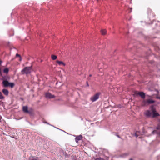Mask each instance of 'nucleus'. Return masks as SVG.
<instances>
[{
  "mask_svg": "<svg viewBox=\"0 0 160 160\" xmlns=\"http://www.w3.org/2000/svg\"><path fill=\"white\" fill-rule=\"evenodd\" d=\"M51 58L52 60H55L57 58V57L56 56L54 55H52L51 56Z\"/></svg>",
  "mask_w": 160,
  "mask_h": 160,
  "instance_id": "14",
  "label": "nucleus"
},
{
  "mask_svg": "<svg viewBox=\"0 0 160 160\" xmlns=\"http://www.w3.org/2000/svg\"><path fill=\"white\" fill-rule=\"evenodd\" d=\"M45 96L46 98H55V96L54 95H52L49 92L46 93L45 94Z\"/></svg>",
  "mask_w": 160,
  "mask_h": 160,
  "instance_id": "7",
  "label": "nucleus"
},
{
  "mask_svg": "<svg viewBox=\"0 0 160 160\" xmlns=\"http://www.w3.org/2000/svg\"><path fill=\"white\" fill-rule=\"evenodd\" d=\"M32 67H26L23 70H22V72L23 74L26 73L28 74L31 72Z\"/></svg>",
  "mask_w": 160,
  "mask_h": 160,
  "instance_id": "5",
  "label": "nucleus"
},
{
  "mask_svg": "<svg viewBox=\"0 0 160 160\" xmlns=\"http://www.w3.org/2000/svg\"><path fill=\"white\" fill-rule=\"evenodd\" d=\"M2 62V61L0 60V65H1V64Z\"/></svg>",
  "mask_w": 160,
  "mask_h": 160,
  "instance_id": "23",
  "label": "nucleus"
},
{
  "mask_svg": "<svg viewBox=\"0 0 160 160\" xmlns=\"http://www.w3.org/2000/svg\"><path fill=\"white\" fill-rule=\"evenodd\" d=\"M117 136H118V137L120 138V137H119V135H117Z\"/></svg>",
  "mask_w": 160,
  "mask_h": 160,
  "instance_id": "25",
  "label": "nucleus"
},
{
  "mask_svg": "<svg viewBox=\"0 0 160 160\" xmlns=\"http://www.w3.org/2000/svg\"><path fill=\"white\" fill-rule=\"evenodd\" d=\"M16 57H20V61L21 60V56L19 54H16Z\"/></svg>",
  "mask_w": 160,
  "mask_h": 160,
  "instance_id": "18",
  "label": "nucleus"
},
{
  "mask_svg": "<svg viewBox=\"0 0 160 160\" xmlns=\"http://www.w3.org/2000/svg\"><path fill=\"white\" fill-rule=\"evenodd\" d=\"M154 102L155 101L152 99H144L142 101L141 105L142 106H147L154 103Z\"/></svg>",
  "mask_w": 160,
  "mask_h": 160,
  "instance_id": "2",
  "label": "nucleus"
},
{
  "mask_svg": "<svg viewBox=\"0 0 160 160\" xmlns=\"http://www.w3.org/2000/svg\"><path fill=\"white\" fill-rule=\"evenodd\" d=\"M5 98V97L3 95L2 93L0 92V99H4Z\"/></svg>",
  "mask_w": 160,
  "mask_h": 160,
  "instance_id": "16",
  "label": "nucleus"
},
{
  "mask_svg": "<svg viewBox=\"0 0 160 160\" xmlns=\"http://www.w3.org/2000/svg\"><path fill=\"white\" fill-rule=\"evenodd\" d=\"M145 114L147 117H152V118L159 116L158 113L156 112L155 109L153 108L152 109V112L148 110L146 111Z\"/></svg>",
  "mask_w": 160,
  "mask_h": 160,
  "instance_id": "1",
  "label": "nucleus"
},
{
  "mask_svg": "<svg viewBox=\"0 0 160 160\" xmlns=\"http://www.w3.org/2000/svg\"><path fill=\"white\" fill-rule=\"evenodd\" d=\"M157 129L158 130H160V126H158L157 128Z\"/></svg>",
  "mask_w": 160,
  "mask_h": 160,
  "instance_id": "21",
  "label": "nucleus"
},
{
  "mask_svg": "<svg viewBox=\"0 0 160 160\" xmlns=\"http://www.w3.org/2000/svg\"><path fill=\"white\" fill-rule=\"evenodd\" d=\"M2 71V68L1 67H0V77L2 76V73L1 72Z\"/></svg>",
  "mask_w": 160,
  "mask_h": 160,
  "instance_id": "20",
  "label": "nucleus"
},
{
  "mask_svg": "<svg viewBox=\"0 0 160 160\" xmlns=\"http://www.w3.org/2000/svg\"><path fill=\"white\" fill-rule=\"evenodd\" d=\"M3 86L4 87H9L12 88L15 86V84L13 82H10L6 80H4L2 82Z\"/></svg>",
  "mask_w": 160,
  "mask_h": 160,
  "instance_id": "3",
  "label": "nucleus"
},
{
  "mask_svg": "<svg viewBox=\"0 0 160 160\" xmlns=\"http://www.w3.org/2000/svg\"><path fill=\"white\" fill-rule=\"evenodd\" d=\"M152 12V10L149 8L148 9V13H151Z\"/></svg>",
  "mask_w": 160,
  "mask_h": 160,
  "instance_id": "19",
  "label": "nucleus"
},
{
  "mask_svg": "<svg viewBox=\"0 0 160 160\" xmlns=\"http://www.w3.org/2000/svg\"><path fill=\"white\" fill-rule=\"evenodd\" d=\"M29 160H39L37 158L33 156H31L29 157Z\"/></svg>",
  "mask_w": 160,
  "mask_h": 160,
  "instance_id": "12",
  "label": "nucleus"
},
{
  "mask_svg": "<svg viewBox=\"0 0 160 160\" xmlns=\"http://www.w3.org/2000/svg\"><path fill=\"white\" fill-rule=\"evenodd\" d=\"M2 92L5 95L7 96L8 95L9 91L7 89L4 88L2 89Z\"/></svg>",
  "mask_w": 160,
  "mask_h": 160,
  "instance_id": "9",
  "label": "nucleus"
},
{
  "mask_svg": "<svg viewBox=\"0 0 160 160\" xmlns=\"http://www.w3.org/2000/svg\"><path fill=\"white\" fill-rule=\"evenodd\" d=\"M159 122H160V119L159 120Z\"/></svg>",
  "mask_w": 160,
  "mask_h": 160,
  "instance_id": "29",
  "label": "nucleus"
},
{
  "mask_svg": "<svg viewBox=\"0 0 160 160\" xmlns=\"http://www.w3.org/2000/svg\"><path fill=\"white\" fill-rule=\"evenodd\" d=\"M155 133H158V134H160V132H158V131H157V130H155L153 131L152 132V133L154 134Z\"/></svg>",
  "mask_w": 160,
  "mask_h": 160,
  "instance_id": "17",
  "label": "nucleus"
},
{
  "mask_svg": "<svg viewBox=\"0 0 160 160\" xmlns=\"http://www.w3.org/2000/svg\"><path fill=\"white\" fill-rule=\"evenodd\" d=\"M100 94L101 93L99 92L97 93L93 96L91 97L90 99V100L92 101V102H94L96 101L99 98V96Z\"/></svg>",
  "mask_w": 160,
  "mask_h": 160,
  "instance_id": "4",
  "label": "nucleus"
},
{
  "mask_svg": "<svg viewBox=\"0 0 160 160\" xmlns=\"http://www.w3.org/2000/svg\"><path fill=\"white\" fill-rule=\"evenodd\" d=\"M134 95L136 96L139 95L143 99L145 98V93L142 92L135 91L134 92Z\"/></svg>",
  "mask_w": 160,
  "mask_h": 160,
  "instance_id": "6",
  "label": "nucleus"
},
{
  "mask_svg": "<svg viewBox=\"0 0 160 160\" xmlns=\"http://www.w3.org/2000/svg\"><path fill=\"white\" fill-rule=\"evenodd\" d=\"M22 110L24 112L30 113V112L28 110V107L27 106H23L22 108Z\"/></svg>",
  "mask_w": 160,
  "mask_h": 160,
  "instance_id": "10",
  "label": "nucleus"
},
{
  "mask_svg": "<svg viewBox=\"0 0 160 160\" xmlns=\"http://www.w3.org/2000/svg\"><path fill=\"white\" fill-rule=\"evenodd\" d=\"M101 159V158H97L96 160H100Z\"/></svg>",
  "mask_w": 160,
  "mask_h": 160,
  "instance_id": "22",
  "label": "nucleus"
},
{
  "mask_svg": "<svg viewBox=\"0 0 160 160\" xmlns=\"http://www.w3.org/2000/svg\"><path fill=\"white\" fill-rule=\"evenodd\" d=\"M129 160H132V159L131 158Z\"/></svg>",
  "mask_w": 160,
  "mask_h": 160,
  "instance_id": "27",
  "label": "nucleus"
},
{
  "mask_svg": "<svg viewBox=\"0 0 160 160\" xmlns=\"http://www.w3.org/2000/svg\"><path fill=\"white\" fill-rule=\"evenodd\" d=\"M89 76H90V77H91V76H92V75L90 74V75H89Z\"/></svg>",
  "mask_w": 160,
  "mask_h": 160,
  "instance_id": "24",
  "label": "nucleus"
},
{
  "mask_svg": "<svg viewBox=\"0 0 160 160\" xmlns=\"http://www.w3.org/2000/svg\"><path fill=\"white\" fill-rule=\"evenodd\" d=\"M1 119V116H0V119Z\"/></svg>",
  "mask_w": 160,
  "mask_h": 160,
  "instance_id": "26",
  "label": "nucleus"
},
{
  "mask_svg": "<svg viewBox=\"0 0 160 160\" xmlns=\"http://www.w3.org/2000/svg\"><path fill=\"white\" fill-rule=\"evenodd\" d=\"M57 62L59 65H62L64 66H65V64L62 62L61 61H59L58 60L57 61Z\"/></svg>",
  "mask_w": 160,
  "mask_h": 160,
  "instance_id": "11",
  "label": "nucleus"
},
{
  "mask_svg": "<svg viewBox=\"0 0 160 160\" xmlns=\"http://www.w3.org/2000/svg\"><path fill=\"white\" fill-rule=\"evenodd\" d=\"M106 30H105V29H104V30H102L101 31V32L102 33V34L103 35H104L106 33Z\"/></svg>",
  "mask_w": 160,
  "mask_h": 160,
  "instance_id": "13",
  "label": "nucleus"
},
{
  "mask_svg": "<svg viewBox=\"0 0 160 160\" xmlns=\"http://www.w3.org/2000/svg\"><path fill=\"white\" fill-rule=\"evenodd\" d=\"M82 138V135H80L76 137L75 138V141L77 143H78V141L79 140H81Z\"/></svg>",
  "mask_w": 160,
  "mask_h": 160,
  "instance_id": "8",
  "label": "nucleus"
},
{
  "mask_svg": "<svg viewBox=\"0 0 160 160\" xmlns=\"http://www.w3.org/2000/svg\"><path fill=\"white\" fill-rule=\"evenodd\" d=\"M3 72L6 73H8L9 71V69L8 68H5L3 70Z\"/></svg>",
  "mask_w": 160,
  "mask_h": 160,
  "instance_id": "15",
  "label": "nucleus"
},
{
  "mask_svg": "<svg viewBox=\"0 0 160 160\" xmlns=\"http://www.w3.org/2000/svg\"><path fill=\"white\" fill-rule=\"evenodd\" d=\"M158 98H159V99H160V97H159Z\"/></svg>",
  "mask_w": 160,
  "mask_h": 160,
  "instance_id": "28",
  "label": "nucleus"
}]
</instances>
